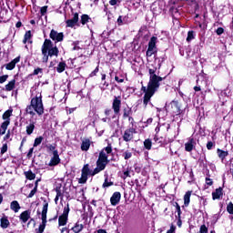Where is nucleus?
<instances>
[{
	"label": "nucleus",
	"mask_w": 233,
	"mask_h": 233,
	"mask_svg": "<svg viewBox=\"0 0 233 233\" xmlns=\"http://www.w3.org/2000/svg\"><path fill=\"white\" fill-rule=\"evenodd\" d=\"M123 157L124 159H130V157H132V152L127 150L123 153Z\"/></svg>",
	"instance_id": "obj_39"
},
{
	"label": "nucleus",
	"mask_w": 233,
	"mask_h": 233,
	"mask_svg": "<svg viewBox=\"0 0 233 233\" xmlns=\"http://www.w3.org/2000/svg\"><path fill=\"white\" fill-rule=\"evenodd\" d=\"M38 74H43V68L37 67L36 69L34 70L33 76H38Z\"/></svg>",
	"instance_id": "obj_45"
},
{
	"label": "nucleus",
	"mask_w": 233,
	"mask_h": 233,
	"mask_svg": "<svg viewBox=\"0 0 233 233\" xmlns=\"http://www.w3.org/2000/svg\"><path fill=\"white\" fill-rule=\"evenodd\" d=\"M223 196V189L221 187L216 189L215 192L212 193L213 199H219Z\"/></svg>",
	"instance_id": "obj_24"
},
{
	"label": "nucleus",
	"mask_w": 233,
	"mask_h": 233,
	"mask_svg": "<svg viewBox=\"0 0 233 233\" xmlns=\"http://www.w3.org/2000/svg\"><path fill=\"white\" fill-rule=\"evenodd\" d=\"M149 93L157 92V88H159V86L161 81H163V77L157 76L156 72H157V67L155 68H149Z\"/></svg>",
	"instance_id": "obj_4"
},
{
	"label": "nucleus",
	"mask_w": 233,
	"mask_h": 233,
	"mask_svg": "<svg viewBox=\"0 0 233 233\" xmlns=\"http://www.w3.org/2000/svg\"><path fill=\"white\" fill-rule=\"evenodd\" d=\"M156 43H157V37L156 36L151 37L148 43V48L147 51V57H152V56H154V54L156 53Z\"/></svg>",
	"instance_id": "obj_9"
},
{
	"label": "nucleus",
	"mask_w": 233,
	"mask_h": 233,
	"mask_svg": "<svg viewBox=\"0 0 233 233\" xmlns=\"http://www.w3.org/2000/svg\"><path fill=\"white\" fill-rule=\"evenodd\" d=\"M47 148H48L49 152H53V154H54V152H57V149H56V146H54V145L47 146Z\"/></svg>",
	"instance_id": "obj_49"
},
{
	"label": "nucleus",
	"mask_w": 233,
	"mask_h": 233,
	"mask_svg": "<svg viewBox=\"0 0 233 233\" xmlns=\"http://www.w3.org/2000/svg\"><path fill=\"white\" fill-rule=\"evenodd\" d=\"M206 183H207V185H208L209 187H212V185H213L212 179H210V178H206Z\"/></svg>",
	"instance_id": "obj_61"
},
{
	"label": "nucleus",
	"mask_w": 233,
	"mask_h": 233,
	"mask_svg": "<svg viewBox=\"0 0 233 233\" xmlns=\"http://www.w3.org/2000/svg\"><path fill=\"white\" fill-rule=\"evenodd\" d=\"M176 208H177L178 218H181V207H179V204L177 203Z\"/></svg>",
	"instance_id": "obj_52"
},
{
	"label": "nucleus",
	"mask_w": 233,
	"mask_h": 233,
	"mask_svg": "<svg viewBox=\"0 0 233 233\" xmlns=\"http://www.w3.org/2000/svg\"><path fill=\"white\" fill-rule=\"evenodd\" d=\"M190 196H192V191H187L184 196V205L188 207L190 205Z\"/></svg>",
	"instance_id": "obj_26"
},
{
	"label": "nucleus",
	"mask_w": 233,
	"mask_h": 233,
	"mask_svg": "<svg viewBox=\"0 0 233 233\" xmlns=\"http://www.w3.org/2000/svg\"><path fill=\"white\" fill-rule=\"evenodd\" d=\"M127 177H130V172L128 170L124 171L123 178L127 179Z\"/></svg>",
	"instance_id": "obj_56"
},
{
	"label": "nucleus",
	"mask_w": 233,
	"mask_h": 233,
	"mask_svg": "<svg viewBox=\"0 0 233 233\" xmlns=\"http://www.w3.org/2000/svg\"><path fill=\"white\" fill-rule=\"evenodd\" d=\"M46 214H48V203H46L43 206L42 214H41L42 223H46Z\"/></svg>",
	"instance_id": "obj_18"
},
{
	"label": "nucleus",
	"mask_w": 233,
	"mask_h": 233,
	"mask_svg": "<svg viewBox=\"0 0 233 233\" xmlns=\"http://www.w3.org/2000/svg\"><path fill=\"white\" fill-rule=\"evenodd\" d=\"M83 228H84L83 224H79V222H76L75 227L72 228V230L75 233H79V232H81V230H83Z\"/></svg>",
	"instance_id": "obj_31"
},
{
	"label": "nucleus",
	"mask_w": 233,
	"mask_h": 233,
	"mask_svg": "<svg viewBox=\"0 0 233 233\" xmlns=\"http://www.w3.org/2000/svg\"><path fill=\"white\" fill-rule=\"evenodd\" d=\"M6 92H12L14 88H15V79H13L8 82L7 85L5 86Z\"/></svg>",
	"instance_id": "obj_22"
},
{
	"label": "nucleus",
	"mask_w": 233,
	"mask_h": 233,
	"mask_svg": "<svg viewBox=\"0 0 233 233\" xmlns=\"http://www.w3.org/2000/svg\"><path fill=\"white\" fill-rule=\"evenodd\" d=\"M107 86H108V84H106V82H104L103 86L101 87V89L106 90Z\"/></svg>",
	"instance_id": "obj_64"
},
{
	"label": "nucleus",
	"mask_w": 233,
	"mask_h": 233,
	"mask_svg": "<svg viewBox=\"0 0 233 233\" xmlns=\"http://www.w3.org/2000/svg\"><path fill=\"white\" fill-rule=\"evenodd\" d=\"M46 228V222H42L38 228V233L45 232V228Z\"/></svg>",
	"instance_id": "obj_41"
},
{
	"label": "nucleus",
	"mask_w": 233,
	"mask_h": 233,
	"mask_svg": "<svg viewBox=\"0 0 233 233\" xmlns=\"http://www.w3.org/2000/svg\"><path fill=\"white\" fill-rule=\"evenodd\" d=\"M43 143V137H36L34 142V147H39Z\"/></svg>",
	"instance_id": "obj_37"
},
{
	"label": "nucleus",
	"mask_w": 233,
	"mask_h": 233,
	"mask_svg": "<svg viewBox=\"0 0 233 233\" xmlns=\"http://www.w3.org/2000/svg\"><path fill=\"white\" fill-rule=\"evenodd\" d=\"M6 79H8V75H4L2 76H0V84H3L6 81Z\"/></svg>",
	"instance_id": "obj_51"
},
{
	"label": "nucleus",
	"mask_w": 233,
	"mask_h": 233,
	"mask_svg": "<svg viewBox=\"0 0 233 233\" xmlns=\"http://www.w3.org/2000/svg\"><path fill=\"white\" fill-rule=\"evenodd\" d=\"M59 54V49H57V46H54V44L52 43V40L46 39L43 46H42V61L43 63H48V57H53V56H56L57 57Z\"/></svg>",
	"instance_id": "obj_3"
},
{
	"label": "nucleus",
	"mask_w": 233,
	"mask_h": 233,
	"mask_svg": "<svg viewBox=\"0 0 233 233\" xmlns=\"http://www.w3.org/2000/svg\"><path fill=\"white\" fill-rule=\"evenodd\" d=\"M134 134H137L135 127H129L126 129L122 135L123 141H126V143H130V141H134Z\"/></svg>",
	"instance_id": "obj_7"
},
{
	"label": "nucleus",
	"mask_w": 233,
	"mask_h": 233,
	"mask_svg": "<svg viewBox=\"0 0 233 233\" xmlns=\"http://www.w3.org/2000/svg\"><path fill=\"white\" fill-rule=\"evenodd\" d=\"M141 91L144 92V98H143V105L145 106V108H147V106L148 105H152V103L150 102V99H152V96L156 94L155 92L150 93V85L147 84V86H142L141 87Z\"/></svg>",
	"instance_id": "obj_5"
},
{
	"label": "nucleus",
	"mask_w": 233,
	"mask_h": 233,
	"mask_svg": "<svg viewBox=\"0 0 233 233\" xmlns=\"http://www.w3.org/2000/svg\"><path fill=\"white\" fill-rule=\"evenodd\" d=\"M47 8H48L47 6L41 7L40 12H41L42 15H45L46 14Z\"/></svg>",
	"instance_id": "obj_55"
},
{
	"label": "nucleus",
	"mask_w": 233,
	"mask_h": 233,
	"mask_svg": "<svg viewBox=\"0 0 233 233\" xmlns=\"http://www.w3.org/2000/svg\"><path fill=\"white\" fill-rule=\"evenodd\" d=\"M196 139L194 137H189L187 142L185 144V150L186 152H192L194 148H196Z\"/></svg>",
	"instance_id": "obj_13"
},
{
	"label": "nucleus",
	"mask_w": 233,
	"mask_h": 233,
	"mask_svg": "<svg viewBox=\"0 0 233 233\" xmlns=\"http://www.w3.org/2000/svg\"><path fill=\"white\" fill-rule=\"evenodd\" d=\"M31 39H32V32L31 31L25 32L23 43L25 45H26V43H32Z\"/></svg>",
	"instance_id": "obj_27"
},
{
	"label": "nucleus",
	"mask_w": 233,
	"mask_h": 233,
	"mask_svg": "<svg viewBox=\"0 0 233 233\" xmlns=\"http://www.w3.org/2000/svg\"><path fill=\"white\" fill-rule=\"evenodd\" d=\"M225 32V29H223V27H218L217 29V35H221V34H223Z\"/></svg>",
	"instance_id": "obj_53"
},
{
	"label": "nucleus",
	"mask_w": 233,
	"mask_h": 233,
	"mask_svg": "<svg viewBox=\"0 0 233 233\" xmlns=\"http://www.w3.org/2000/svg\"><path fill=\"white\" fill-rule=\"evenodd\" d=\"M128 121H129V123L131 124V127H134V117L129 116V117H128Z\"/></svg>",
	"instance_id": "obj_63"
},
{
	"label": "nucleus",
	"mask_w": 233,
	"mask_h": 233,
	"mask_svg": "<svg viewBox=\"0 0 233 233\" xmlns=\"http://www.w3.org/2000/svg\"><path fill=\"white\" fill-rule=\"evenodd\" d=\"M144 147L147 150H150L152 148V140L150 138H147L144 141Z\"/></svg>",
	"instance_id": "obj_34"
},
{
	"label": "nucleus",
	"mask_w": 233,
	"mask_h": 233,
	"mask_svg": "<svg viewBox=\"0 0 233 233\" xmlns=\"http://www.w3.org/2000/svg\"><path fill=\"white\" fill-rule=\"evenodd\" d=\"M171 106L177 107V112H179V103H178L177 101L173 100V101L171 102Z\"/></svg>",
	"instance_id": "obj_48"
},
{
	"label": "nucleus",
	"mask_w": 233,
	"mask_h": 233,
	"mask_svg": "<svg viewBox=\"0 0 233 233\" xmlns=\"http://www.w3.org/2000/svg\"><path fill=\"white\" fill-rule=\"evenodd\" d=\"M7 151H8V144L5 142L3 144V147H1L2 156L3 154H6Z\"/></svg>",
	"instance_id": "obj_38"
},
{
	"label": "nucleus",
	"mask_w": 233,
	"mask_h": 233,
	"mask_svg": "<svg viewBox=\"0 0 233 233\" xmlns=\"http://www.w3.org/2000/svg\"><path fill=\"white\" fill-rule=\"evenodd\" d=\"M10 208L11 210H13V212H19V210H21V206L19 205V202H17V200H14L11 202L10 204Z\"/></svg>",
	"instance_id": "obj_19"
},
{
	"label": "nucleus",
	"mask_w": 233,
	"mask_h": 233,
	"mask_svg": "<svg viewBox=\"0 0 233 233\" xmlns=\"http://www.w3.org/2000/svg\"><path fill=\"white\" fill-rule=\"evenodd\" d=\"M217 154L223 163V161H225V157H227L228 156V151L217 149Z\"/></svg>",
	"instance_id": "obj_21"
},
{
	"label": "nucleus",
	"mask_w": 233,
	"mask_h": 233,
	"mask_svg": "<svg viewBox=\"0 0 233 233\" xmlns=\"http://www.w3.org/2000/svg\"><path fill=\"white\" fill-rule=\"evenodd\" d=\"M26 114L29 116H43L45 114V106L43 105V94L39 90H35L31 94V101L30 105H28L25 108Z\"/></svg>",
	"instance_id": "obj_1"
},
{
	"label": "nucleus",
	"mask_w": 233,
	"mask_h": 233,
	"mask_svg": "<svg viewBox=\"0 0 233 233\" xmlns=\"http://www.w3.org/2000/svg\"><path fill=\"white\" fill-rule=\"evenodd\" d=\"M10 125V121L9 120H5L2 125H1V135L5 136V134H6V129L8 128V126Z\"/></svg>",
	"instance_id": "obj_23"
},
{
	"label": "nucleus",
	"mask_w": 233,
	"mask_h": 233,
	"mask_svg": "<svg viewBox=\"0 0 233 233\" xmlns=\"http://www.w3.org/2000/svg\"><path fill=\"white\" fill-rule=\"evenodd\" d=\"M61 163V158H59V152L55 151L53 153V157H51V160L48 164L49 167H57L58 164Z\"/></svg>",
	"instance_id": "obj_14"
},
{
	"label": "nucleus",
	"mask_w": 233,
	"mask_h": 233,
	"mask_svg": "<svg viewBox=\"0 0 233 233\" xmlns=\"http://www.w3.org/2000/svg\"><path fill=\"white\" fill-rule=\"evenodd\" d=\"M25 176L26 179H29L30 181H32L35 177V174L32 172V170L25 171Z\"/></svg>",
	"instance_id": "obj_32"
},
{
	"label": "nucleus",
	"mask_w": 233,
	"mask_h": 233,
	"mask_svg": "<svg viewBox=\"0 0 233 233\" xmlns=\"http://www.w3.org/2000/svg\"><path fill=\"white\" fill-rule=\"evenodd\" d=\"M73 112H76V107H71V108L66 107L67 114H73Z\"/></svg>",
	"instance_id": "obj_57"
},
{
	"label": "nucleus",
	"mask_w": 233,
	"mask_h": 233,
	"mask_svg": "<svg viewBox=\"0 0 233 233\" xmlns=\"http://www.w3.org/2000/svg\"><path fill=\"white\" fill-rule=\"evenodd\" d=\"M88 21H90V16H88V15H83L81 16V23L83 25H86V23H88Z\"/></svg>",
	"instance_id": "obj_35"
},
{
	"label": "nucleus",
	"mask_w": 233,
	"mask_h": 233,
	"mask_svg": "<svg viewBox=\"0 0 233 233\" xmlns=\"http://www.w3.org/2000/svg\"><path fill=\"white\" fill-rule=\"evenodd\" d=\"M115 81H116V83H123V81H125V79L119 78V76H116Z\"/></svg>",
	"instance_id": "obj_62"
},
{
	"label": "nucleus",
	"mask_w": 233,
	"mask_h": 233,
	"mask_svg": "<svg viewBox=\"0 0 233 233\" xmlns=\"http://www.w3.org/2000/svg\"><path fill=\"white\" fill-rule=\"evenodd\" d=\"M113 185H114V182L108 180V177H106L102 187L103 188H108V187H112Z\"/></svg>",
	"instance_id": "obj_33"
},
{
	"label": "nucleus",
	"mask_w": 233,
	"mask_h": 233,
	"mask_svg": "<svg viewBox=\"0 0 233 233\" xmlns=\"http://www.w3.org/2000/svg\"><path fill=\"white\" fill-rule=\"evenodd\" d=\"M37 192V181L35 182V187L31 190L27 198H32L33 196H35V193Z\"/></svg>",
	"instance_id": "obj_36"
},
{
	"label": "nucleus",
	"mask_w": 233,
	"mask_h": 233,
	"mask_svg": "<svg viewBox=\"0 0 233 233\" xmlns=\"http://www.w3.org/2000/svg\"><path fill=\"white\" fill-rule=\"evenodd\" d=\"M20 219L23 223H26L30 219V211L25 210L20 214Z\"/></svg>",
	"instance_id": "obj_20"
},
{
	"label": "nucleus",
	"mask_w": 233,
	"mask_h": 233,
	"mask_svg": "<svg viewBox=\"0 0 233 233\" xmlns=\"http://www.w3.org/2000/svg\"><path fill=\"white\" fill-rule=\"evenodd\" d=\"M0 227L1 228H8L10 227V220H8V217L4 216L0 218Z\"/></svg>",
	"instance_id": "obj_17"
},
{
	"label": "nucleus",
	"mask_w": 233,
	"mask_h": 233,
	"mask_svg": "<svg viewBox=\"0 0 233 233\" xmlns=\"http://www.w3.org/2000/svg\"><path fill=\"white\" fill-rule=\"evenodd\" d=\"M92 172H94V171L90 170L89 165L86 164L82 168V175L78 180V183H80V184L86 183V181H88V176H89V174H91V176H92Z\"/></svg>",
	"instance_id": "obj_8"
},
{
	"label": "nucleus",
	"mask_w": 233,
	"mask_h": 233,
	"mask_svg": "<svg viewBox=\"0 0 233 233\" xmlns=\"http://www.w3.org/2000/svg\"><path fill=\"white\" fill-rule=\"evenodd\" d=\"M111 153L112 145L108 144V146L100 152L96 161V167L93 170L92 176H96V174H99V172H102V170L106 168V165H108V154Z\"/></svg>",
	"instance_id": "obj_2"
},
{
	"label": "nucleus",
	"mask_w": 233,
	"mask_h": 233,
	"mask_svg": "<svg viewBox=\"0 0 233 233\" xmlns=\"http://www.w3.org/2000/svg\"><path fill=\"white\" fill-rule=\"evenodd\" d=\"M227 211L228 212V214H232L233 215V204L229 203L227 207Z\"/></svg>",
	"instance_id": "obj_47"
},
{
	"label": "nucleus",
	"mask_w": 233,
	"mask_h": 233,
	"mask_svg": "<svg viewBox=\"0 0 233 233\" xmlns=\"http://www.w3.org/2000/svg\"><path fill=\"white\" fill-rule=\"evenodd\" d=\"M32 154H34V147H31L27 153V157H32Z\"/></svg>",
	"instance_id": "obj_59"
},
{
	"label": "nucleus",
	"mask_w": 233,
	"mask_h": 233,
	"mask_svg": "<svg viewBox=\"0 0 233 233\" xmlns=\"http://www.w3.org/2000/svg\"><path fill=\"white\" fill-rule=\"evenodd\" d=\"M79 22V14L75 13L71 19H67L66 21V25L67 28H74L76 25Z\"/></svg>",
	"instance_id": "obj_12"
},
{
	"label": "nucleus",
	"mask_w": 233,
	"mask_h": 233,
	"mask_svg": "<svg viewBox=\"0 0 233 233\" xmlns=\"http://www.w3.org/2000/svg\"><path fill=\"white\" fill-rule=\"evenodd\" d=\"M56 198H60L61 199H63V192H61V189L56 188Z\"/></svg>",
	"instance_id": "obj_50"
},
{
	"label": "nucleus",
	"mask_w": 233,
	"mask_h": 233,
	"mask_svg": "<svg viewBox=\"0 0 233 233\" xmlns=\"http://www.w3.org/2000/svg\"><path fill=\"white\" fill-rule=\"evenodd\" d=\"M154 141L158 145H163V137H159L157 135L155 136Z\"/></svg>",
	"instance_id": "obj_42"
},
{
	"label": "nucleus",
	"mask_w": 233,
	"mask_h": 233,
	"mask_svg": "<svg viewBox=\"0 0 233 233\" xmlns=\"http://www.w3.org/2000/svg\"><path fill=\"white\" fill-rule=\"evenodd\" d=\"M199 233H208V228L206 225L200 226Z\"/></svg>",
	"instance_id": "obj_43"
},
{
	"label": "nucleus",
	"mask_w": 233,
	"mask_h": 233,
	"mask_svg": "<svg viewBox=\"0 0 233 233\" xmlns=\"http://www.w3.org/2000/svg\"><path fill=\"white\" fill-rule=\"evenodd\" d=\"M7 139H10V130H8L6 135L4 137V141H7Z\"/></svg>",
	"instance_id": "obj_60"
},
{
	"label": "nucleus",
	"mask_w": 233,
	"mask_h": 233,
	"mask_svg": "<svg viewBox=\"0 0 233 233\" xmlns=\"http://www.w3.org/2000/svg\"><path fill=\"white\" fill-rule=\"evenodd\" d=\"M35 129V125L34 123H30L26 126V134L27 136H32L34 130Z\"/></svg>",
	"instance_id": "obj_28"
},
{
	"label": "nucleus",
	"mask_w": 233,
	"mask_h": 233,
	"mask_svg": "<svg viewBox=\"0 0 233 233\" xmlns=\"http://www.w3.org/2000/svg\"><path fill=\"white\" fill-rule=\"evenodd\" d=\"M119 201H121V193L115 192L110 198V203L113 207H116V205L119 204Z\"/></svg>",
	"instance_id": "obj_15"
},
{
	"label": "nucleus",
	"mask_w": 233,
	"mask_h": 233,
	"mask_svg": "<svg viewBox=\"0 0 233 233\" xmlns=\"http://www.w3.org/2000/svg\"><path fill=\"white\" fill-rule=\"evenodd\" d=\"M70 213V207L67 206L64 208L63 214L58 218L59 227H65L68 223V214Z\"/></svg>",
	"instance_id": "obj_6"
},
{
	"label": "nucleus",
	"mask_w": 233,
	"mask_h": 233,
	"mask_svg": "<svg viewBox=\"0 0 233 233\" xmlns=\"http://www.w3.org/2000/svg\"><path fill=\"white\" fill-rule=\"evenodd\" d=\"M12 112H14V110L12 109H8L6 110L4 114H3V119L5 121H10V117H12Z\"/></svg>",
	"instance_id": "obj_29"
},
{
	"label": "nucleus",
	"mask_w": 233,
	"mask_h": 233,
	"mask_svg": "<svg viewBox=\"0 0 233 233\" xmlns=\"http://www.w3.org/2000/svg\"><path fill=\"white\" fill-rule=\"evenodd\" d=\"M50 39L55 41V43H61L63 39H65V35L63 33H58L56 30H51L50 35H49Z\"/></svg>",
	"instance_id": "obj_11"
},
{
	"label": "nucleus",
	"mask_w": 233,
	"mask_h": 233,
	"mask_svg": "<svg viewBox=\"0 0 233 233\" xmlns=\"http://www.w3.org/2000/svg\"><path fill=\"white\" fill-rule=\"evenodd\" d=\"M192 39H194V31H189L187 33V41L190 42L192 41Z\"/></svg>",
	"instance_id": "obj_44"
},
{
	"label": "nucleus",
	"mask_w": 233,
	"mask_h": 233,
	"mask_svg": "<svg viewBox=\"0 0 233 233\" xmlns=\"http://www.w3.org/2000/svg\"><path fill=\"white\" fill-rule=\"evenodd\" d=\"M117 25H119V26H121V25H123V16H119L116 20Z\"/></svg>",
	"instance_id": "obj_58"
},
{
	"label": "nucleus",
	"mask_w": 233,
	"mask_h": 233,
	"mask_svg": "<svg viewBox=\"0 0 233 233\" xmlns=\"http://www.w3.org/2000/svg\"><path fill=\"white\" fill-rule=\"evenodd\" d=\"M21 61V56H17L13 59L10 63L5 66L6 70H14L15 68V65Z\"/></svg>",
	"instance_id": "obj_16"
},
{
	"label": "nucleus",
	"mask_w": 233,
	"mask_h": 233,
	"mask_svg": "<svg viewBox=\"0 0 233 233\" xmlns=\"http://www.w3.org/2000/svg\"><path fill=\"white\" fill-rule=\"evenodd\" d=\"M66 68V63L65 62H60L57 66H56V72L58 74H61L62 72H65V69Z\"/></svg>",
	"instance_id": "obj_30"
},
{
	"label": "nucleus",
	"mask_w": 233,
	"mask_h": 233,
	"mask_svg": "<svg viewBox=\"0 0 233 233\" xmlns=\"http://www.w3.org/2000/svg\"><path fill=\"white\" fill-rule=\"evenodd\" d=\"M99 72V66H96L95 68V70L93 72H91V74L89 75V77H94L97 75V73Z\"/></svg>",
	"instance_id": "obj_46"
},
{
	"label": "nucleus",
	"mask_w": 233,
	"mask_h": 233,
	"mask_svg": "<svg viewBox=\"0 0 233 233\" xmlns=\"http://www.w3.org/2000/svg\"><path fill=\"white\" fill-rule=\"evenodd\" d=\"M130 114H132V109H124V114H123L124 119H127V117H129Z\"/></svg>",
	"instance_id": "obj_40"
},
{
	"label": "nucleus",
	"mask_w": 233,
	"mask_h": 233,
	"mask_svg": "<svg viewBox=\"0 0 233 233\" xmlns=\"http://www.w3.org/2000/svg\"><path fill=\"white\" fill-rule=\"evenodd\" d=\"M212 147H214V143H212V141L208 142L207 144L208 150H212Z\"/></svg>",
	"instance_id": "obj_54"
},
{
	"label": "nucleus",
	"mask_w": 233,
	"mask_h": 233,
	"mask_svg": "<svg viewBox=\"0 0 233 233\" xmlns=\"http://www.w3.org/2000/svg\"><path fill=\"white\" fill-rule=\"evenodd\" d=\"M112 109L116 116L121 112V96H115L112 103Z\"/></svg>",
	"instance_id": "obj_10"
},
{
	"label": "nucleus",
	"mask_w": 233,
	"mask_h": 233,
	"mask_svg": "<svg viewBox=\"0 0 233 233\" xmlns=\"http://www.w3.org/2000/svg\"><path fill=\"white\" fill-rule=\"evenodd\" d=\"M89 148H90V140L86 139V140L82 141L81 150H83L84 152H86V151H88Z\"/></svg>",
	"instance_id": "obj_25"
}]
</instances>
